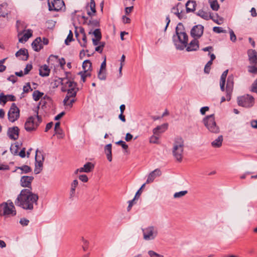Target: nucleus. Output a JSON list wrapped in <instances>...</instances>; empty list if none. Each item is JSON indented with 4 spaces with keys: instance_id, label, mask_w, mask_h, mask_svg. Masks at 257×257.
I'll return each mask as SVG.
<instances>
[{
    "instance_id": "nucleus-25",
    "label": "nucleus",
    "mask_w": 257,
    "mask_h": 257,
    "mask_svg": "<svg viewBox=\"0 0 257 257\" xmlns=\"http://www.w3.org/2000/svg\"><path fill=\"white\" fill-rule=\"evenodd\" d=\"M196 6V2L193 0H189L186 4L187 13L193 12L195 10Z\"/></svg>"
},
{
    "instance_id": "nucleus-14",
    "label": "nucleus",
    "mask_w": 257,
    "mask_h": 257,
    "mask_svg": "<svg viewBox=\"0 0 257 257\" xmlns=\"http://www.w3.org/2000/svg\"><path fill=\"white\" fill-rule=\"evenodd\" d=\"M18 24L19 21H18L17 22V27L18 32V37L19 38V41L20 43H23L26 42L29 39V38L31 37L32 34L30 32V30H28V32L23 34V33L25 32V30L20 31L19 30V26Z\"/></svg>"
},
{
    "instance_id": "nucleus-2",
    "label": "nucleus",
    "mask_w": 257,
    "mask_h": 257,
    "mask_svg": "<svg viewBox=\"0 0 257 257\" xmlns=\"http://www.w3.org/2000/svg\"><path fill=\"white\" fill-rule=\"evenodd\" d=\"M31 201H32V192L29 189H25L21 191L15 203L17 206L25 209H31L32 208Z\"/></svg>"
},
{
    "instance_id": "nucleus-41",
    "label": "nucleus",
    "mask_w": 257,
    "mask_h": 257,
    "mask_svg": "<svg viewBox=\"0 0 257 257\" xmlns=\"http://www.w3.org/2000/svg\"><path fill=\"white\" fill-rule=\"evenodd\" d=\"M17 169H20L22 171V173H27L31 171V168L30 167L27 165H23L21 167H19Z\"/></svg>"
},
{
    "instance_id": "nucleus-60",
    "label": "nucleus",
    "mask_w": 257,
    "mask_h": 257,
    "mask_svg": "<svg viewBox=\"0 0 257 257\" xmlns=\"http://www.w3.org/2000/svg\"><path fill=\"white\" fill-rule=\"evenodd\" d=\"M180 3H178V5L176 6L173 7L171 9V13H173L175 15H178L179 14V9L178 8V6L179 5Z\"/></svg>"
},
{
    "instance_id": "nucleus-27",
    "label": "nucleus",
    "mask_w": 257,
    "mask_h": 257,
    "mask_svg": "<svg viewBox=\"0 0 257 257\" xmlns=\"http://www.w3.org/2000/svg\"><path fill=\"white\" fill-rule=\"evenodd\" d=\"M16 56L17 57L22 56V60H27L28 58V51L26 49H21L16 53Z\"/></svg>"
},
{
    "instance_id": "nucleus-21",
    "label": "nucleus",
    "mask_w": 257,
    "mask_h": 257,
    "mask_svg": "<svg viewBox=\"0 0 257 257\" xmlns=\"http://www.w3.org/2000/svg\"><path fill=\"white\" fill-rule=\"evenodd\" d=\"M196 15L201 18H203L205 20H208L209 19H212L214 22L217 23L218 25L221 24V23H219L217 20H215L213 19L211 15H208V13L206 12H204L202 10H199L196 13Z\"/></svg>"
},
{
    "instance_id": "nucleus-10",
    "label": "nucleus",
    "mask_w": 257,
    "mask_h": 257,
    "mask_svg": "<svg viewBox=\"0 0 257 257\" xmlns=\"http://www.w3.org/2000/svg\"><path fill=\"white\" fill-rule=\"evenodd\" d=\"M48 5L50 11H58L65 7L63 0H48Z\"/></svg>"
},
{
    "instance_id": "nucleus-19",
    "label": "nucleus",
    "mask_w": 257,
    "mask_h": 257,
    "mask_svg": "<svg viewBox=\"0 0 257 257\" xmlns=\"http://www.w3.org/2000/svg\"><path fill=\"white\" fill-rule=\"evenodd\" d=\"M87 9V15L90 17L95 15L96 11L95 9V3L94 0H90L89 4L86 6Z\"/></svg>"
},
{
    "instance_id": "nucleus-18",
    "label": "nucleus",
    "mask_w": 257,
    "mask_h": 257,
    "mask_svg": "<svg viewBox=\"0 0 257 257\" xmlns=\"http://www.w3.org/2000/svg\"><path fill=\"white\" fill-rule=\"evenodd\" d=\"M199 48V41L197 39L194 38L186 48L188 52L197 51Z\"/></svg>"
},
{
    "instance_id": "nucleus-63",
    "label": "nucleus",
    "mask_w": 257,
    "mask_h": 257,
    "mask_svg": "<svg viewBox=\"0 0 257 257\" xmlns=\"http://www.w3.org/2000/svg\"><path fill=\"white\" fill-rule=\"evenodd\" d=\"M32 69V64H29L24 69V74H27Z\"/></svg>"
},
{
    "instance_id": "nucleus-17",
    "label": "nucleus",
    "mask_w": 257,
    "mask_h": 257,
    "mask_svg": "<svg viewBox=\"0 0 257 257\" xmlns=\"http://www.w3.org/2000/svg\"><path fill=\"white\" fill-rule=\"evenodd\" d=\"M247 54L250 63L252 65H257V52L255 50H248Z\"/></svg>"
},
{
    "instance_id": "nucleus-12",
    "label": "nucleus",
    "mask_w": 257,
    "mask_h": 257,
    "mask_svg": "<svg viewBox=\"0 0 257 257\" xmlns=\"http://www.w3.org/2000/svg\"><path fill=\"white\" fill-rule=\"evenodd\" d=\"M234 77L232 75H229L227 80L226 86V100L229 101L231 99V96L233 89Z\"/></svg>"
},
{
    "instance_id": "nucleus-1",
    "label": "nucleus",
    "mask_w": 257,
    "mask_h": 257,
    "mask_svg": "<svg viewBox=\"0 0 257 257\" xmlns=\"http://www.w3.org/2000/svg\"><path fill=\"white\" fill-rule=\"evenodd\" d=\"M176 35H174L173 40L177 49L182 50L188 44V35L184 30L183 25L179 23L175 30Z\"/></svg>"
},
{
    "instance_id": "nucleus-16",
    "label": "nucleus",
    "mask_w": 257,
    "mask_h": 257,
    "mask_svg": "<svg viewBox=\"0 0 257 257\" xmlns=\"http://www.w3.org/2000/svg\"><path fill=\"white\" fill-rule=\"evenodd\" d=\"M161 174H162V172H161V171L160 170V169H155V170L151 172L149 174V175L148 177V178L147 179L146 183L149 184L150 183L153 182L154 181V180H155V179L157 177L160 176L161 175Z\"/></svg>"
},
{
    "instance_id": "nucleus-5",
    "label": "nucleus",
    "mask_w": 257,
    "mask_h": 257,
    "mask_svg": "<svg viewBox=\"0 0 257 257\" xmlns=\"http://www.w3.org/2000/svg\"><path fill=\"white\" fill-rule=\"evenodd\" d=\"M203 122L205 126L210 132L214 134L219 133V127L216 125L214 114H211L206 116L203 119Z\"/></svg>"
},
{
    "instance_id": "nucleus-55",
    "label": "nucleus",
    "mask_w": 257,
    "mask_h": 257,
    "mask_svg": "<svg viewBox=\"0 0 257 257\" xmlns=\"http://www.w3.org/2000/svg\"><path fill=\"white\" fill-rule=\"evenodd\" d=\"M146 183H144L141 187L139 189V190L137 192L136 195H135V198L138 199L141 195L142 192V189L145 187Z\"/></svg>"
},
{
    "instance_id": "nucleus-36",
    "label": "nucleus",
    "mask_w": 257,
    "mask_h": 257,
    "mask_svg": "<svg viewBox=\"0 0 257 257\" xmlns=\"http://www.w3.org/2000/svg\"><path fill=\"white\" fill-rule=\"evenodd\" d=\"M210 7L213 11H217L219 8V5L217 0H209Z\"/></svg>"
},
{
    "instance_id": "nucleus-32",
    "label": "nucleus",
    "mask_w": 257,
    "mask_h": 257,
    "mask_svg": "<svg viewBox=\"0 0 257 257\" xmlns=\"http://www.w3.org/2000/svg\"><path fill=\"white\" fill-rule=\"evenodd\" d=\"M82 68L84 71L92 70V63L89 60H85L82 64Z\"/></svg>"
},
{
    "instance_id": "nucleus-64",
    "label": "nucleus",
    "mask_w": 257,
    "mask_h": 257,
    "mask_svg": "<svg viewBox=\"0 0 257 257\" xmlns=\"http://www.w3.org/2000/svg\"><path fill=\"white\" fill-rule=\"evenodd\" d=\"M79 179L83 182H87L88 181V177L86 175H81L79 176Z\"/></svg>"
},
{
    "instance_id": "nucleus-48",
    "label": "nucleus",
    "mask_w": 257,
    "mask_h": 257,
    "mask_svg": "<svg viewBox=\"0 0 257 257\" xmlns=\"http://www.w3.org/2000/svg\"><path fill=\"white\" fill-rule=\"evenodd\" d=\"M212 64V62L211 61H208L207 64L205 65L204 71L205 73L208 74L210 72L211 66Z\"/></svg>"
},
{
    "instance_id": "nucleus-45",
    "label": "nucleus",
    "mask_w": 257,
    "mask_h": 257,
    "mask_svg": "<svg viewBox=\"0 0 257 257\" xmlns=\"http://www.w3.org/2000/svg\"><path fill=\"white\" fill-rule=\"evenodd\" d=\"M187 191H182L178 192H176L174 194V197L175 198H180L183 196H185L187 193Z\"/></svg>"
},
{
    "instance_id": "nucleus-46",
    "label": "nucleus",
    "mask_w": 257,
    "mask_h": 257,
    "mask_svg": "<svg viewBox=\"0 0 257 257\" xmlns=\"http://www.w3.org/2000/svg\"><path fill=\"white\" fill-rule=\"evenodd\" d=\"M93 34L94 35V36H95V37L96 39H101V37H102L101 33L100 30L99 29H95L93 31Z\"/></svg>"
},
{
    "instance_id": "nucleus-20",
    "label": "nucleus",
    "mask_w": 257,
    "mask_h": 257,
    "mask_svg": "<svg viewBox=\"0 0 257 257\" xmlns=\"http://www.w3.org/2000/svg\"><path fill=\"white\" fill-rule=\"evenodd\" d=\"M40 104L41 102H40L37 106V110L35 111V112L36 113V117H33V131L35 130L42 121V117L41 115H38V109H39Z\"/></svg>"
},
{
    "instance_id": "nucleus-31",
    "label": "nucleus",
    "mask_w": 257,
    "mask_h": 257,
    "mask_svg": "<svg viewBox=\"0 0 257 257\" xmlns=\"http://www.w3.org/2000/svg\"><path fill=\"white\" fill-rule=\"evenodd\" d=\"M8 5L3 4L0 5V17H6L9 14V11L7 10Z\"/></svg>"
},
{
    "instance_id": "nucleus-57",
    "label": "nucleus",
    "mask_w": 257,
    "mask_h": 257,
    "mask_svg": "<svg viewBox=\"0 0 257 257\" xmlns=\"http://www.w3.org/2000/svg\"><path fill=\"white\" fill-rule=\"evenodd\" d=\"M228 70H226L222 73V74L221 76V78H220V81L225 82L226 76L228 74Z\"/></svg>"
},
{
    "instance_id": "nucleus-61",
    "label": "nucleus",
    "mask_w": 257,
    "mask_h": 257,
    "mask_svg": "<svg viewBox=\"0 0 257 257\" xmlns=\"http://www.w3.org/2000/svg\"><path fill=\"white\" fill-rule=\"evenodd\" d=\"M5 60L6 59H3L0 60V72L4 71L6 69V67L3 65V63H4Z\"/></svg>"
},
{
    "instance_id": "nucleus-35",
    "label": "nucleus",
    "mask_w": 257,
    "mask_h": 257,
    "mask_svg": "<svg viewBox=\"0 0 257 257\" xmlns=\"http://www.w3.org/2000/svg\"><path fill=\"white\" fill-rule=\"evenodd\" d=\"M44 95V93L43 92L36 90L33 91V99L35 101H38Z\"/></svg>"
},
{
    "instance_id": "nucleus-26",
    "label": "nucleus",
    "mask_w": 257,
    "mask_h": 257,
    "mask_svg": "<svg viewBox=\"0 0 257 257\" xmlns=\"http://www.w3.org/2000/svg\"><path fill=\"white\" fill-rule=\"evenodd\" d=\"M50 69L47 65H44L40 67L39 74L42 77H46L49 75Z\"/></svg>"
},
{
    "instance_id": "nucleus-37",
    "label": "nucleus",
    "mask_w": 257,
    "mask_h": 257,
    "mask_svg": "<svg viewBox=\"0 0 257 257\" xmlns=\"http://www.w3.org/2000/svg\"><path fill=\"white\" fill-rule=\"evenodd\" d=\"M58 80H60L59 82L62 85L61 87V91L63 92H67L68 90L67 85L66 84V78H58Z\"/></svg>"
},
{
    "instance_id": "nucleus-54",
    "label": "nucleus",
    "mask_w": 257,
    "mask_h": 257,
    "mask_svg": "<svg viewBox=\"0 0 257 257\" xmlns=\"http://www.w3.org/2000/svg\"><path fill=\"white\" fill-rule=\"evenodd\" d=\"M116 144L120 145L122 147V148L124 150H126L128 148L127 145L126 144V143L123 141L120 140L116 142Z\"/></svg>"
},
{
    "instance_id": "nucleus-28",
    "label": "nucleus",
    "mask_w": 257,
    "mask_h": 257,
    "mask_svg": "<svg viewBox=\"0 0 257 257\" xmlns=\"http://www.w3.org/2000/svg\"><path fill=\"white\" fill-rule=\"evenodd\" d=\"M112 145L111 144H107L105 146L104 151L106 155L107 159L109 162L112 161Z\"/></svg>"
},
{
    "instance_id": "nucleus-15",
    "label": "nucleus",
    "mask_w": 257,
    "mask_h": 257,
    "mask_svg": "<svg viewBox=\"0 0 257 257\" xmlns=\"http://www.w3.org/2000/svg\"><path fill=\"white\" fill-rule=\"evenodd\" d=\"M8 136L11 140H16L19 138V129L17 126L9 128L7 132Z\"/></svg>"
},
{
    "instance_id": "nucleus-39",
    "label": "nucleus",
    "mask_w": 257,
    "mask_h": 257,
    "mask_svg": "<svg viewBox=\"0 0 257 257\" xmlns=\"http://www.w3.org/2000/svg\"><path fill=\"white\" fill-rule=\"evenodd\" d=\"M65 81H66V84L67 85V86L68 87V88H73V89H78L76 88V86H77L76 83H75L73 81H70V80H67V78H66V80H65Z\"/></svg>"
},
{
    "instance_id": "nucleus-11",
    "label": "nucleus",
    "mask_w": 257,
    "mask_h": 257,
    "mask_svg": "<svg viewBox=\"0 0 257 257\" xmlns=\"http://www.w3.org/2000/svg\"><path fill=\"white\" fill-rule=\"evenodd\" d=\"M48 44L49 40L47 38L44 37L42 40L41 37H37L33 41V50L39 52L43 48L44 45H47Z\"/></svg>"
},
{
    "instance_id": "nucleus-59",
    "label": "nucleus",
    "mask_w": 257,
    "mask_h": 257,
    "mask_svg": "<svg viewBox=\"0 0 257 257\" xmlns=\"http://www.w3.org/2000/svg\"><path fill=\"white\" fill-rule=\"evenodd\" d=\"M82 39L83 43L80 42V45L83 47H86L87 38L85 34H84V35L82 36Z\"/></svg>"
},
{
    "instance_id": "nucleus-22",
    "label": "nucleus",
    "mask_w": 257,
    "mask_h": 257,
    "mask_svg": "<svg viewBox=\"0 0 257 257\" xmlns=\"http://www.w3.org/2000/svg\"><path fill=\"white\" fill-rule=\"evenodd\" d=\"M168 123H164L162 125H158L153 129V132L155 135H159L160 134L165 132L168 128Z\"/></svg>"
},
{
    "instance_id": "nucleus-38",
    "label": "nucleus",
    "mask_w": 257,
    "mask_h": 257,
    "mask_svg": "<svg viewBox=\"0 0 257 257\" xmlns=\"http://www.w3.org/2000/svg\"><path fill=\"white\" fill-rule=\"evenodd\" d=\"M94 165L91 162H87L83 166V169L85 173L90 172L94 168Z\"/></svg>"
},
{
    "instance_id": "nucleus-8",
    "label": "nucleus",
    "mask_w": 257,
    "mask_h": 257,
    "mask_svg": "<svg viewBox=\"0 0 257 257\" xmlns=\"http://www.w3.org/2000/svg\"><path fill=\"white\" fill-rule=\"evenodd\" d=\"M8 119L12 122H15L20 117V110L15 103H13L8 112Z\"/></svg>"
},
{
    "instance_id": "nucleus-9",
    "label": "nucleus",
    "mask_w": 257,
    "mask_h": 257,
    "mask_svg": "<svg viewBox=\"0 0 257 257\" xmlns=\"http://www.w3.org/2000/svg\"><path fill=\"white\" fill-rule=\"evenodd\" d=\"M1 206H4V215L14 216L16 214L14 203L11 200H8L7 202L3 203L1 205Z\"/></svg>"
},
{
    "instance_id": "nucleus-58",
    "label": "nucleus",
    "mask_w": 257,
    "mask_h": 257,
    "mask_svg": "<svg viewBox=\"0 0 257 257\" xmlns=\"http://www.w3.org/2000/svg\"><path fill=\"white\" fill-rule=\"evenodd\" d=\"M228 70H226L222 73V74L221 76V78H220V81L225 82L226 76L228 74Z\"/></svg>"
},
{
    "instance_id": "nucleus-4",
    "label": "nucleus",
    "mask_w": 257,
    "mask_h": 257,
    "mask_svg": "<svg viewBox=\"0 0 257 257\" xmlns=\"http://www.w3.org/2000/svg\"><path fill=\"white\" fill-rule=\"evenodd\" d=\"M35 160V163L34 172L35 174H38L43 169V163L45 160V156L43 150L37 149L36 151Z\"/></svg>"
},
{
    "instance_id": "nucleus-7",
    "label": "nucleus",
    "mask_w": 257,
    "mask_h": 257,
    "mask_svg": "<svg viewBox=\"0 0 257 257\" xmlns=\"http://www.w3.org/2000/svg\"><path fill=\"white\" fill-rule=\"evenodd\" d=\"M144 239L146 240L154 239L157 236L158 232L156 227L150 226L142 229Z\"/></svg>"
},
{
    "instance_id": "nucleus-62",
    "label": "nucleus",
    "mask_w": 257,
    "mask_h": 257,
    "mask_svg": "<svg viewBox=\"0 0 257 257\" xmlns=\"http://www.w3.org/2000/svg\"><path fill=\"white\" fill-rule=\"evenodd\" d=\"M20 223L23 226H26L29 223V220L25 218H21L20 220Z\"/></svg>"
},
{
    "instance_id": "nucleus-49",
    "label": "nucleus",
    "mask_w": 257,
    "mask_h": 257,
    "mask_svg": "<svg viewBox=\"0 0 257 257\" xmlns=\"http://www.w3.org/2000/svg\"><path fill=\"white\" fill-rule=\"evenodd\" d=\"M213 31L217 33H226V31L225 30H223L222 28L219 27H214L213 28Z\"/></svg>"
},
{
    "instance_id": "nucleus-6",
    "label": "nucleus",
    "mask_w": 257,
    "mask_h": 257,
    "mask_svg": "<svg viewBox=\"0 0 257 257\" xmlns=\"http://www.w3.org/2000/svg\"><path fill=\"white\" fill-rule=\"evenodd\" d=\"M237 103L239 106L249 108L253 106L254 103V97L249 94H246L237 97Z\"/></svg>"
},
{
    "instance_id": "nucleus-53",
    "label": "nucleus",
    "mask_w": 257,
    "mask_h": 257,
    "mask_svg": "<svg viewBox=\"0 0 257 257\" xmlns=\"http://www.w3.org/2000/svg\"><path fill=\"white\" fill-rule=\"evenodd\" d=\"M54 130L56 134H61V130L60 128V123L59 122H57L55 123Z\"/></svg>"
},
{
    "instance_id": "nucleus-13",
    "label": "nucleus",
    "mask_w": 257,
    "mask_h": 257,
    "mask_svg": "<svg viewBox=\"0 0 257 257\" xmlns=\"http://www.w3.org/2000/svg\"><path fill=\"white\" fill-rule=\"evenodd\" d=\"M204 27L201 25H197L193 27L190 31L192 37L196 39L200 38L203 35Z\"/></svg>"
},
{
    "instance_id": "nucleus-52",
    "label": "nucleus",
    "mask_w": 257,
    "mask_h": 257,
    "mask_svg": "<svg viewBox=\"0 0 257 257\" xmlns=\"http://www.w3.org/2000/svg\"><path fill=\"white\" fill-rule=\"evenodd\" d=\"M229 32L230 34V40L233 42H235L236 40V37L234 32L232 29H229Z\"/></svg>"
},
{
    "instance_id": "nucleus-29",
    "label": "nucleus",
    "mask_w": 257,
    "mask_h": 257,
    "mask_svg": "<svg viewBox=\"0 0 257 257\" xmlns=\"http://www.w3.org/2000/svg\"><path fill=\"white\" fill-rule=\"evenodd\" d=\"M223 136L222 135L219 136L216 139L211 143V146L214 148H220L222 144Z\"/></svg>"
},
{
    "instance_id": "nucleus-42",
    "label": "nucleus",
    "mask_w": 257,
    "mask_h": 257,
    "mask_svg": "<svg viewBox=\"0 0 257 257\" xmlns=\"http://www.w3.org/2000/svg\"><path fill=\"white\" fill-rule=\"evenodd\" d=\"M87 25L92 27H98L99 26V22L97 20L91 19L89 20Z\"/></svg>"
},
{
    "instance_id": "nucleus-30",
    "label": "nucleus",
    "mask_w": 257,
    "mask_h": 257,
    "mask_svg": "<svg viewBox=\"0 0 257 257\" xmlns=\"http://www.w3.org/2000/svg\"><path fill=\"white\" fill-rule=\"evenodd\" d=\"M78 180L75 179L73 180L71 184V188L70 191V198H72L75 195L76 188L78 186Z\"/></svg>"
},
{
    "instance_id": "nucleus-51",
    "label": "nucleus",
    "mask_w": 257,
    "mask_h": 257,
    "mask_svg": "<svg viewBox=\"0 0 257 257\" xmlns=\"http://www.w3.org/2000/svg\"><path fill=\"white\" fill-rule=\"evenodd\" d=\"M75 100L74 98L69 99V100H67L66 103L63 102L64 105L67 107H69V108L72 107L73 105V103L74 102Z\"/></svg>"
},
{
    "instance_id": "nucleus-40",
    "label": "nucleus",
    "mask_w": 257,
    "mask_h": 257,
    "mask_svg": "<svg viewBox=\"0 0 257 257\" xmlns=\"http://www.w3.org/2000/svg\"><path fill=\"white\" fill-rule=\"evenodd\" d=\"M73 36V33L71 30H70L69 33L67 36V37L65 40V44L66 45H69V43L74 40Z\"/></svg>"
},
{
    "instance_id": "nucleus-47",
    "label": "nucleus",
    "mask_w": 257,
    "mask_h": 257,
    "mask_svg": "<svg viewBox=\"0 0 257 257\" xmlns=\"http://www.w3.org/2000/svg\"><path fill=\"white\" fill-rule=\"evenodd\" d=\"M8 101L7 96L5 95L3 93L0 94V103L5 105Z\"/></svg>"
},
{
    "instance_id": "nucleus-43",
    "label": "nucleus",
    "mask_w": 257,
    "mask_h": 257,
    "mask_svg": "<svg viewBox=\"0 0 257 257\" xmlns=\"http://www.w3.org/2000/svg\"><path fill=\"white\" fill-rule=\"evenodd\" d=\"M256 65H253L251 66H248V71L252 74H256L257 73V66Z\"/></svg>"
},
{
    "instance_id": "nucleus-24",
    "label": "nucleus",
    "mask_w": 257,
    "mask_h": 257,
    "mask_svg": "<svg viewBox=\"0 0 257 257\" xmlns=\"http://www.w3.org/2000/svg\"><path fill=\"white\" fill-rule=\"evenodd\" d=\"M32 177L29 176H23L21 179V184L22 186L24 187H30Z\"/></svg>"
},
{
    "instance_id": "nucleus-33",
    "label": "nucleus",
    "mask_w": 257,
    "mask_h": 257,
    "mask_svg": "<svg viewBox=\"0 0 257 257\" xmlns=\"http://www.w3.org/2000/svg\"><path fill=\"white\" fill-rule=\"evenodd\" d=\"M25 128L28 132L32 131V116H30L25 122Z\"/></svg>"
},
{
    "instance_id": "nucleus-56",
    "label": "nucleus",
    "mask_w": 257,
    "mask_h": 257,
    "mask_svg": "<svg viewBox=\"0 0 257 257\" xmlns=\"http://www.w3.org/2000/svg\"><path fill=\"white\" fill-rule=\"evenodd\" d=\"M31 89L32 90L31 87V85L30 82H28L26 85L23 87V92L25 93H27L29 92V90Z\"/></svg>"
},
{
    "instance_id": "nucleus-34",
    "label": "nucleus",
    "mask_w": 257,
    "mask_h": 257,
    "mask_svg": "<svg viewBox=\"0 0 257 257\" xmlns=\"http://www.w3.org/2000/svg\"><path fill=\"white\" fill-rule=\"evenodd\" d=\"M20 144L18 142L12 145L10 148L11 153L14 155H18Z\"/></svg>"
},
{
    "instance_id": "nucleus-23",
    "label": "nucleus",
    "mask_w": 257,
    "mask_h": 257,
    "mask_svg": "<svg viewBox=\"0 0 257 257\" xmlns=\"http://www.w3.org/2000/svg\"><path fill=\"white\" fill-rule=\"evenodd\" d=\"M78 89L68 88L67 91V95L63 100V102L66 103L67 100H69L71 98H74L76 96Z\"/></svg>"
},
{
    "instance_id": "nucleus-3",
    "label": "nucleus",
    "mask_w": 257,
    "mask_h": 257,
    "mask_svg": "<svg viewBox=\"0 0 257 257\" xmlns=\"http://www.w3.org/2000/svg\"><path fill=\"white\" fill-rule=\"evenodd\" d=\"M184 141L182 138L175 139L172 148V154L178 162L182 161L184 154Z\"/></svg>"
},
{
    "instance_id": "nucleus-50",
    "label": "nucleus",
    "mask_w": 257,
    "mask_h": 257,
    "mask_svg": "<svg viewBox=\"0 0 257 257\" xmlns=\"http://www.w3.org/2000/svg\"><path fill=\"white\" fill-rule=\"evenodd\" d=\"M148 253L150 257H164L163 255L158 254L153 250H149Z\"/></svg>"
},
{
    "instance_id": "nucleus-44",
    "label": "nucleus",
    "mask_w": 257,
    "mask_h": 257,
    "mask_svg": "<svg viewBox=\"0 0 257 257\" xmlns=\"http://www.w3.org/2000/svg\"><path fill=\"white\" fill-rule=\"evenodd\" d=\"M98 77L100 80H105L106 78L105 71L99 70L98 74Z\"/></svg>"
}]
</instances>
